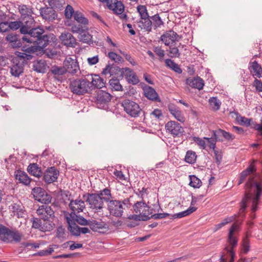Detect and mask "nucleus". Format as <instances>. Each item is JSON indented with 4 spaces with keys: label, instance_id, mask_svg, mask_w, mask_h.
Instances as JSON below:
<instances>
[{
    "label": "nucleus",
    "instance_id": "obj_1",
    "mask_svg": "<svg viewBox=\"0 0 262 262\" xmlns=\"http://www.w3.org/2000/svg\"><path fill=\"white\" fill-rule=\"evenodd\" d=\"M256 177L258 179V180L251 178L245 184L246 192L244 197L240 202V208L238 212L239 215L242 217L245 216L244 213L247 207V202L252 198V189H253L255 194L252 200V211L254 212L257 210V205L262 194V175L256 174Z\"/></svg>",
    "mask_w": 262,
    "mask_h": 262
},
{
    "label": "nucleus",
    "instance_id": "obj_2",
    "mask_svg": "<svg viewBox=\"0 0 262 262\" xmlns=\"http://www.w3.org/2000/svg\"><path fill=\"white\" fill-rule=\"evenodd\" d=\"M54 36L52 33H47L45 30L40 27H35L32 29L25 35L21 37L23 41L32 43L36 45L38 48L43 49L49 43L50 39Z\"/></svg>",
    "mask_w": 262,
    "mask_h": 262
},
{
    "label": "nucleus",
    "instance_id": "obj_3",
    "mask_svg": "<svg viewBox=\"0 0 262 262\" xmlns=\"http://www.w3.org/2000/svg\"><path fill=\"white\" fill-rule=\"evenodd\" d=\"M69 88L71 91L77 95H83L92 91V84L89 79L79 78L70 82Z\"/></svg>",
    "mask_w": 262,
    "mask_h": 262
},
{
    "label": "nucleus",
    "instance_id": "obj_4",
    "mask_svg": "<svg viewBox=\"0 0 262 262\" xmlns=\"http://www.w3.org/2000/svg\"><path fill=\"white\" fill-rule=\"evenodd\" d=\"M121 105L124 111L131 117H138L141 114H144L139 104L133 100L125 99L122 101Z\"/></svg>",
    "mask_w": 262,
    "mask_h": 262
},
{
    "label": "nucleus",
    "instance_id": "obj_5",
    "mask_svg": "<svg viewBox=\"0 0 262 262\" xmlns=\"http://www.w3.org/2000/svg\"><path fill=\"white\" fill-rule=\"evenodd\" d=\"M82 198L89 205L91 209L98 210L103 208V201L97 193H85Z\"/></svg>",
    "mask_w": 262,
    "mask_h": 262
},
{
    "label": "nucleus",
    "instance_id": "obj_6",
    "mask_svg": "<svg viewBox=\"0 0 262 262\" xmlns=\"http://www.w3.org/2000/svg\"><path fill=\"white\" fill-rule=\"evenodd\" d=\"M95 102L99 108L105 109L112 99L111 95L105 91L99 90L94 97Z\"/></svg>",
    "mask_w": 262,
    "mask_h": 262
},
{
    "label": "nucleus",
    "instance_id": "obj_7",
    "mask_svg": "<svg viewBox=\"0 0 262 262\" xmlns=\"http://www.w3.org/2000/svg\"><path fill=\"white\" fill-rule=\"evenodd\" d=\"M32 193L35 200L41 203L48 204L51 202L52 199L51 195L42 188H34L32 189Z\"/></svg>",
    "mask_w": 262,
    "mask_h": 262
},
{
    "label": "nucleus",
    "instance_id": "obj_8",
    "mask_svg": "<svg viewBox=\"0 0 262 262\" xmlns=\"http://www.w3.org/2000/svg\"><path fill=\"white\" fill-rule=\"evenodd\" d=\"M37 214L46 222H52L55 219L54 211L51 206L42 205L36 210Z\"/></svg>",
    "mask_w": 262,
    "mask_h": 262
},
{
    "label": "nucleus",
    "instance_id": "obj_9",
    "mask_svg": "<svg viewBox=\"0 0 262 262\" xmlns=\"http://www.w3.org/2000/svg\"><path fill=\"white\" fill-rule=\"evenodd\" d=\"M55 224L52 222H46L40 217V218L34 217L32 221V227L38 229L41 231H50L54 228Z\"/></svg>",
    "mask_w": 262,
    "mask_h": 262
},
{
    "label": "nucleus",
    "instance_id": "obj_10",
    "mask_svg": "<svg viewBox=\"0 0 262 262\" xmlns=\"http://www.w3.org/2000/svg\"><path fill=\"white\" fill-rule=\"evenodd\" d=\"M165 128L173 137H180L184 132V128L180 124L175 121H168L165 125Z\"/></svg>",
    "mask_w": 262,
    "mask_h": 262
},
{
    "label": "nucleus",
    "instance_id": "obj_11",
    "mask_svg": "<svg viewBox=\"0 0 262 262\" xmlns=\"http://www.w3.org/2000/svg\"><path fill=\"white\" fill-rule=\"evenodd\" d=\"M107 209L111 215L116 217H120L123 213L121 201L112 200L107 204Z\"/></svg>",
    "mask_w": 262,
    "mask_h": 262
},
{
    "label": "nucleus",
    "instance_id": "obj_12",
    "mask_svg": "<svg viewBox=\"0 0 262 262\" xmlns=\"http://www.w3.org/2000/svg\"><path fill=\"white\" fill-rule=\"evenodd\" d=\"M125 68H120L116 64L108 63L103 70L102 74L106 75L110 74L111 75H116L117 78H122L124 77Z\"/></svg>",
    "mask_w": 262,
    "mask_h": 262
},
{
    "label": "nucleus",
    "instance_id": "obj_13",
    "mask_svg": "<svg viewBox=\"0 0 262 262\" xmlns=\"http://www.w3.org/2000/svg\"><path fill=\"white\" fill-rule=\"evenodd\" d=\"M59 174V171L55 167H49L46 170L43 175L42 174V180L46 183H52L56 181Z\"/></svg>",
    "mask_w": 262,
    "mask_h": 262
},
{
    "label": "nucleus",
    "instance_id": "obj_14",
    "mask_svg": "<svg viewBox=\"0 0 262 262\" xmlns=\"http://www.w3.org/2000/svg\"><path fill=\"white\" fill-rule=\"evenodd\" d=\"M180 38L181 36L172 30L167 31L160 37L161 40L166 46H169L170 44H173L176 41H179Z\"/></svg>",
    "mask_w": 262,
    "mask_h": 262
},
{
    "label": "nucleus",
    "instance_id": "obj_15",
    "mask_svg": "<svg viewBox=\"0 0 262 262\" xmlns=\"http://www.w3.org/2000/svg\"><path fill=\"white\" fill-rule=\"evenodd\" d=\"M22 26L20 29L21 34L25 35L28 33L32 29L35 27V21L34 17L32 16L29 17H24L22 18Z\"/></svg>",
    "mask_w": 262,
    "mask_h": 262
},
{
    "label": "nucleus",
    "instance_id": "obj_16",
    "mask_svg": "<svg viewBox=\"0 0 262 262\" xmlns=\"http://www.w3.org/2000/svg\"><path fill=\"white\" fill-rule=\"evenodd\" d=\"M39 12L41 16L46 20L53 21L57 18V13L52 7H45L41 8Z\"/></svg>",
    "mask_w": 262,
    "mask_h": 262
},
{
    "label": "nucleus",
    "instance_id": "obj_17",
    "mask_svg": "<svg viewBox=\"0 0 262 262\" xmlns=\"http://www.w3.org/2000/svg\"><path fill=\"white\" fill-rule=\"evenodd\" d=\"M12 61V64L10 67V73L12 76L18 77L24 72V65L17 58H13Z\"/></svg>",
    "mask_w": 262,
    "mask_h": 262
},
{
    "label": "nucleus",
    "instance_id": "obj_18",
    "mask_svg": "<svg viewBox=\"0 0 262 262\" xmlns=\"http://www.w3.org/2000/svg\"><path fill=\"white\" fill-rule=\"evenodd\" d=\"M63 66L66 67V73L76 74L79 71L78 63L71 57L64 61Z\"/></svg>",
    "mask_w": 262,
    "mask_h": 262
},
{
    "label": "nucleus",
    "instance_id": "obj_19",
    "mask_svg": "<svg viewBox=\"0 0 262 262\" xmlns=\"http://www.w3.org/2000/svg\"><path fill=\"white\" fill-rule=\"evenodd\" d=\"M59 38L62 43L67 47L74 48L77 45L75 38L69 32L64 31L61 33Z\"/></svg>",
    "mask_w": 262,
    "mask_h": 262
},
{
    "label": "nucleus",
    "instance_id": "obj_20",
    "mask_svg": "<svg viewBox=\"0 0 262 262\" xmlns=\"http://www.w3.org/2000/svg\"><path fill=\"white\" fill-rule=\"evenodd\" d=\"M5 39L10 43L11 46L13 48H20L21 47L22 43L26 42L22 40L19 35L15 33L8 34Z\"/></svg>",
    "mask_w": 262,
    "mask_h": 262
},
{
    "label": "nucleus",
    "instance_id": "obj_21",
    "mask_svg": "<svg viewBox=\"0 0 262 262\" xmlns=\"http://www.w3.org/2000/svg\"><path fill=\"white\" fill-rule=\"evenodd\" d=\"M108 8L117 14H121L124 10V6L122 2L118 0H110L107 5Z\"/></svg>",
    "mask_w": 262,
    "mask_h": 262
},
{
    "label": "nucleus",
    "instance_id": "obj_22",
    "mask_svg": "<svg viewBox=\"0 0 262 262\" xmlns=\"http://www.w3.org/2000/svg\"><path fill=\"white\" fill-rule=\"evenodd\" d=\"M69 206L73 211L72 214L76 213V212L79 213L82 212L85 208L84 201L79 199L71 200Z\"/></svg>",
    "mask_w": 262,
    "mask_h": 262
},
{
    "label": "nucleus",
    "instance_id": "obj_23",
    "mask_svg": "<svg viewBox=\"0 0 262 262\" xmlns=\"http://www.w3.org/2000/svg\"><path fill=\"white\" fill-rule=\"evenodd\" d=\"M124 76L128 83L136 85L139 82V79L136 73L128 68H125Z\"/></svg>",
    "mask_w": 262,
    "mask_h": 262
},
{
    "label": "nucleus",
    "instance_id": "obj_24",
    "mask_svg": "<svg viewBox=\"0 0 262 262\" xmlns=\"http://www.w3.org/2000/svg\"><path fill=\"white\" fill-rule=\"evenodd\" d=\"M186 84L190 87L197 89L199 90H202L204 85V80L199 77L188 78L186 79Z\"/></svg>",
    "mask_w": 262,
    "mask_h": 262
},
{
    "label": "nucleus",
    "instance_id": "obj_25",
    "mask_svg": "<svg viewBox=\"0 0 262 262\" xmlns=\"http://www.w3.org/2000/svg\"><path fill=\"white\" fill-rule=\"evenodd\" d=\"M249 70L253 76L257 78L262 77V68L256 61L249 62Z\"/></svg>",
    "mask_w": 262,
    "mask_h": 262
},
{
    "label": "nucleus",
    "instance_id": "obj_26",
    "mask_svg": "<svg viewBox=\"0 0 262 262\" xmlns=\"http://www.w3.org/2000/svg\"><path fill=\"white\" fill-rule=\"evenodd\" d=\"M27 171L31 175L38 179L42 176L41 167L37 163H30L28 166Z\"/></svg>",
    "mask_w": 262,
    "mask_h": 262
},
{
    "label": "nucleus",
    "instance_id": "obj_27",
    "mask_svg": "<svg viewBox=\"0 0 262 262\" xmlns=\"http://www.w3.org/2000/svg\"><path fill=\"white\" fill-rule=\"evenodd\" d=\"M89 77H91L90 80L92 81H90V84H92V90L94 88H97L100 90V89L104 87L105 86V82H104L103 79L101 78L99 75H88Z\"/></svg>",
    "mask_w": 262,
    "mask_h": 262
},
{
    "label": "nucleus",
    "instance_id": "obj_28",
    "mask_svg": "<svg viewBox=\"0 0 262 262\" xmlns=\"http://www.w3.org/2000/svg\"><path fill=\"white\" fill-rule=\"evenodd\" d=\"M15 179L18 180L19 183L25 185H28L31 182V179L26 172L20 170H17L15 172Z\"/></svg>",
    "mask_w": 262,
    "mask_h": 262
},
{
    "label": "nucleus",
    "instance_id": "obj_29",
    "mask_svg": "<svg viewBox=\"0 0 262 262\" xmlns=\"http://www.w3.org/2000/svg\"><path fill=\"white\" fill-rule=\"evenodd\" d=\"M213 136L216 140L219 141L222 140L220 138L221 136H223L226 140L228 141L233 140L235 138L234 135L222 129H219L214 131Z\"/></svg>",
    "mask_w": 262,
    "mask_h": 262
},
{
    "label": "nucleus",
    "instance_id": "obj_30",
    "mask_svg": "<svg viewBox=\"0 0 262 262\" xmlns=\"http://www.w3.org/2000/svg\"><path fill=\"white\" fill-rule=\"evenodd\" d=\"M145 96L148 99L160 102V99L159 97L158 94L156 92L155 89L150 86H148L144 89Z\"/></svg>",
    "mask_w": 262,
    "mask_h": 262
},
{
    "label": "nucleus",
    "instance_id": "obj_31",
    "mask_svg": "<svg viewBox=\"0 0 262 262\" xmlns=\"http://www.w3.org/2000/svg\"><path fill=\"white\" fill-rule=\"evenodd\" d=\"M67 221L68 224V229L70 233L74 236H79L80 227L76 224L75 221L71 220L69 217H67Z\"/></svg>",
    "mask_w": 262,
    "mask_h": 262
},
{
    "label": "nucleus",
    "instance_id": "obj_32",
    "mask_svg": "<svg viewBox=\"0 0 262 262\" xmlns=\"http://www.w3.org/2000/svg\"><path fill=\"white\" fill-rule=\"evenodd\" d=\"M138 27L141 29H144L148 32H151L152 30V21L150 16L145 19H140L138 21Z\"/></svg>",
    "mask_w": 262,
    "mask_h": 262
},
{
    "label": "nucleus",
    "instance_id": "obj_33",
    "mask_svg": "<svg viewBox=\"0 0 262 262\" xmlns=\"http://www.w3.org/2000/svg\"><path fill=\"white\" fill-rule=\"evenodd\" d=\"M236 229V226H235L234 225H233L230 229H229V236H228V242L231 246V249H233L234 247H235L237 245V239L234 237L233 235V232H234L235 230ZM227 248L228 250H231L233 251L232 249H229L228 247H226L225 248V250L227 251V252L229 253L230 254V251H228V250H227L226 248Z\"/></svg>",
    "mask_w": 262,
    "mask_h": 262
},
{
    "label": "nucleus",
    "instance_id": "obj_34",
    "mask_svg": "<svg viewBox=\"0 0 262 262\" xmlns=\"http://www.w3.org/2000/svg\"><path fill=\"white\" fill-rule=\"evenodd\" d=\"M18 10L19 13L21 14L22 18L24 17H29L32 16L33 13L32 8L26 5H20L18 6Z\"/></svg>",
    "mask_w": 262,
    "mask_h": 262
},
{
    "label": "nucleus",
    "instance_id": "obj_35",
    "mask_svg": "<svg viewBox=\"0 0 262 262\" xmlns=\"http://www.w3.org/2000/svg\"><path fill=\"white\" fill-rule=\"evenodd\" d=\"M168 110L170 114L179 121L184 122L185 121V118L182 115L180 111L178 110L175 106H169Z\"/></svg>",
    "mask_w": 262,
    "mask_h": 262
},
{
    "label": "nucleus",
    "instance_id": "obj_36",
    "mask_svg": "<svg viewBox=\"0 0 262 262\" xmlns=\"http://www.w3.org/2000/svg\"><path fill=\"white\" fill-rule=\"evenodd\" d=\"M46 67L47 63L45 60H38L37 62L34 63L33 65V69L38 73H45Z\"/></svg>",
    "mask_w": 262,
    "mask_h": 262
},
{
    "label": "nucleus",
    "instance_id": "obj_37",
    "mask_svg": "<svg viewBox=\"0 0 262 262\" xmlns=\"http://www.w3.org/2000/svg\"><path fill=\"white\" fill-rule=\"evenodd\" d=\"M105 225L106 224L104 222L92 220L90 221L89 226L93 231L100 232V230L105 228Z\"/></svg>",
    "mask_w": 262,
    "mask_h": 262
},
{
    "label": "nucleus",
    "instance_id": "obj_38",
    "mask_svg": "<svg viewBox=\"0 0 262 262\" xmlns=\"http://www.w3.org/2000/svg\"><path fill=\"white\" fill-rule=\"evenodd\" d=\"M97 194L100 195L103 201L107 202L108 203L110 201L113 200L111 190L107 188H105L102 190L99 191Z\"/></svg>",
    "mask_w": 262,
    "mask_h": 262
},
{
    "label": "nucleus",
    "instance_id": "obj_39",
    "mask_svg": "<svg viewBox=\"0 0 262 262\" xmlns=\"http://www.w3.org/2000/svg\"><path fill=\"white\" fill-rule=\"evenodd\" d=\"M10 209L12 212L14 213V215H16L18 217H22L24 212L22 208V205L20 202L12 203L10 206Z\"/></svg>",
    "mask_w": 262,
    "mask_h": 262
},
{
    "label": "nucleus",
    "instance_id": "obj_40",
    "mask_svg": "<svg viewBox=\"0 0 262 262\" xmlns=\"http://www.w3.org/2000/svg\"><path fill=\"white\" fill-rule=\"evenodd\" d=\"M8 233V243L12 242V240L16 242H19L21 241L22 234L18 231H13L9 229Z\"/></svg>",
    "mask_w": 262,
    "mask_h": 262
},
{
    "label": "nucleus",
    "instance_id": "obj_41",
    "mask_svg": "<svg viewBox=\"0 0 262 262\" xmlns=\"http://www.w3.org/2000/svg\"><path fill=\"white\" fill-rule=\"evenodd\" d=\"M146 207V204L144 201H139L136 202L133 206L134 211L137 213L143 214V213H146L145 210Z\"/></svg>",
    "mask_w": 262,
    "mask_h": 262
},
{
    "label": "nucleus",
    "instance_id": "obj_42",
    "mask_svg": "<svg viewBox=\"0 0 262 262\" xmlns=\"http://www.w3.org/2000/svg\"><path fill=\"white\" fill-rule=\"evenodd\" d=\"M165 63L167 67L171 69L175 72L181 74L182 72L180 67L173 60L170 59H166L165 60Z\"/></svg>",
    "mask_w": 262,
    "mask_h": 262
},
{
    "label": "nucleus",
    "instance_id": "obj_43",
    "mask_svg": "<svg viewBox=\"0 0 262 262\" xmlns=\"http://www.w3.org/2000/svg\"><path fill=\"white\" fill-rule=\"evenodd\" d=\"M256 160H253L252 162L250 163V164L249 165V166L244 170L245 171L247 172V173L249 174L251 173H254L253 177H250L249 178L248 180H249L251 178H253L254 180H258V179L256 178V174H259L260 175L262 176V173H257L256 172V168L254 165V163L256 162ZM249 180H248V181Z\"/></svg>",
    "mask_w": 262,
    "mask_h": 262
},
{
    "label": "nucleus",
    "instance_id": "obj_44",
    "mask_svg": "<svg viewBox=\"0 0 262 262\" xmlns=\"http://www.w3.org/2000/svg\"><path fill=\"white\" fill-rule=\"evenodd\" d=\"M109 85L112 90L120 91L123 90V87L118 78H112L109 80Z\"/></svg>",
    "mask_w": 262,
    "mask_h": 262
},
{
    "label": "nucleus",
    "instance_id": "obj_45",
    "mask_svg": "<svg viewBox=\"0 0 262 262\" xmlns=\"http://www.w3.org/2000/svg\"><path fill=\"white\" fill-rule=\"evenodd\" d=\"M79 36V38L81 41L89 45L93 42L92 36L87 31H83L80 33Z\"/></svg>",
    "mask_w": 262,
    "mask_h": 262
},
{
    "label": "nucleus",
    "instance_id": "obj_46",
    "mask_svg": "<svg viewBox=\"0 0 262 262\" xmlns=\"http://www.w3.org/2000/svg\"><path fill=\"white\" fill-rule=\"evenodd\" d=\"M150 17L152 21V25L155 30L164 25V22L158 14L150 16Z\"/></svg>",
    "mask_w": 262,
    "mask_h": 262
},
{
    "label": "nucleus",
    "instance_id": "obj_47",
    "mask_svg": "<svg viewBox=\"0 0 262 262\" xmlns=\"http://www.w3.org/2000/svg\"><path fill=\"white\" fill-rule=\"evenodd\" d=\"M189 178V185L194 188H199L202 185L201 180L196 177L195 175H190Z\"/></svg>",
    "mask_w": 262,
    "mask_h": 262
},
{
    "label": "nucleus",
    "instance_id": "obj_48",
    "mask_svg": "<svg viewBox=\"0 0 262 262\" xmlns=\"http://www.w3.org/2000/svg\"><path fill=\"white\" fill-rule=\"evenodd\" d=\"M66 67H58L57 66H52L50 70V72L55 76L62 75L66 73Z\"/></svg>",
    "mask_w": 262,
    "mask_h": 262
},
{
    "label": "nucleus",
    "instance_id": "obj_49",
    "mask_svg": "<svg viewBox=\"0 0 262 262\" xmlns=\"http://www.w3.org/2000/svg\"><path fill=\"white\" fill-rule=\"evenodd\" d=\"M9 229L2 224H0V239L8 243V234Z\"/></svg>",
    "mask_w": 262,
    "mask_h": 262
},
{
    "label": "nucleus",
    "instance_id": "obj_50",
    "mask_svg": "<svg viewBox=\"0 0 262 262\" xmlns=\"http://www.w3.org/2000/svg\"><path fill=\"white\" fill-rule=\"evenodd\" d=\"M196 155L194 151L188 150L186 152L185 161L188 163L193 164L196 161Z\"/></svg>",
    "mask_w": 262,
    "mask_h": 262
},
{
    "label": "nucleus",
    "instance_id": "obj_51",
    "mask_svg": "<svg viewBox=\"0 0 262 262\" xmlns=\"http://www.w3.org/2000/svg\"><path fill=\"white\" fill-rule=\"evenodd\" d=\"M74 18L75 20L79 24H82L84 25H88V19L84 17L83 15L78 11H76L74 14Z\"/></svg>",
    "mask_w": 262,
    "mask_h": 262
},
{
    "label": "nucleus",
    "instance_id": "obj_52",
    "mask_svg": "<svg viewBox=\"0 0 262 262\" xmlns=\"http://www.w3.org/2000/svg\"><path fill=\"white\" fill-rule=\"evenodd\" d=\"M127 219L129 220H133L136 221H146L149 220L148 216L146 215V213H143V214H130L128 216Z\"/></svg>",
    "mask_w": 262,
    "mask_h": 262
},
{
    "label": "nucleus",
    "instance_id": "obj_53",
    "mask_svg": "<svg viewBox=\"0 0 262 262\" xmlns=\"http://www.w3.org/2000/svg\"><path fill=\"white\" fill-rule=\"evenodd\" d=\"M73 214L74 216H72V214L71 213V216L73 218V220L76 221L78 224L83 226L89 225L90 221H88L83 216L77 215L76 213Z\"/></svg>",
    "mask_w": 262,
    "mask_h": 262
},
{
    "label": "nucleus",
    "instance_id": "obj_54",
    "mask_svg": "<svg viewBox=\"0 0 262 262\" xmlns=\"http://www.w3.org/2000/svg\"><path fill=\"white\" fill-rule=\"evenodd\" d=\"M88 25H84L82 24H79L76 25H73L72 26L71 30L73 33H80L82 32L83 31H87L88 30V28L87 27Z\"/></svg>",
    "mask_w": 262,
    "mask_h": 262
},
{
    "label": "nucleus",
    "instance_id": "obj_55",
    "mask_svg": "<svg viewBox=\"0 0 262 262\" xmlns=\"http://www.w3.org/2000/svg\"><path fill=\"white\" fill-rule=\"evenodd\" d=\"M209 103L213 110L217 111L220 109L221 102L217 97H211L209 99Z\"/></svg>",
    "mask_w": 262,
    "mask_h": 262
},
{
    "label": "nucleus",
    "instance_id": "obj_56",
    "mask_svg": "<svg viewBox=\"0 0 262 262\" xmlns=\"http://www.w3.org/2000/svg\"><path fill=\"white\" fill-rule=\"evenodd\" d=\"M15 55L17 56L16 58H18V60H24V61H22L23 64L27 60H31L34 57L32 55L20 52H16Z\"/></svg>",
    "mask_w": 262,
    "mask_h": 262
},
{
    "label": "nucleus",
    "instance_id": "obj_57",
    "mask_svg": "<svg viewBox=\"0 0 262 262\" xmlns=\"http://www.w3.org/2000/svg\"><path fill=\"white\" fill-rule=\"evenodd\" d=\"M137 11L140 14L141 19H145L149 17L146 7L144 5H139L137 7Z\"/></svg>",
    "mask_w": 262,
    "mask_h": 262
},
{
    "label": "nucleus",
    "instance_id": "obj_58",
    "mask_svg": "<svg viewBox=\"0 0 262 262\" xmlns=\"http://www.w3.org/2000/svg\"><path fill=\"white\" fill-rule=\"evenodd\" d=\"M21 51L23 53H27L29 54L32 55V54L35 53L37 51V46H31L30 47H28L27 46H21Z\"/></svg>",
    "mask_w": 262,
    "mask_h": 262
},
{
    "label": "nucleus",
    "instance_id": "obj_59",
    "mask_svg": "<svg viewBox=\"0 0 262 262\" xmlns=\"http://www.w3.org/2000/svg\"><path fill=\"white\" fill-rule=\"evenodd\" d=\"M107 56L110 59L116 63H121L123 61V58L115 52H110Z\"/></svg>",
    "mask_w": 262,
    "mask_h": 262
},
{
    "label": "nucleus",
    "instance_id": "obj_60",
    "mask_svg": "<svg viewBox=\"0 0 262 262\" xmlns=\"http://www.w3.org/2000/svg\"><path fill=\"white\" fill-rule=\"evenodd\" d=\"M167 51L169 53V56L171 58H177L180 56V53L178 47L169 46V50Z\"/></svg>",
    "mask_w": 262,
    "mask_h": 262
},
{
    "label": "nucleus",
    "instance_id": "obj_61",
    "mask_svg": "<svg viewBox=\"0 0 262 262\" xmlns=\"http://www.w3.org/2000/svg\"><path fill=\"white\" fill-rule=\"evenodd\" d=\"M22 26V22L21 21H8V27L9 28V31H15L18 29H20Z\"/></svg>",
    "mask_w": 262,
    "mask_h": 262
},
{
    "label": "nucleus",
    "instance_id": "obj_62",
    "mask_svg": "<svg viewBox=\"0 0 262 262\" xmlns=\"http://www.w3.org/2000/svg\"><path fill=\"white\" fill-rule=\"evenodd\" d=\"M234 220V217L230 216L226 218L221 223L216 225L214 227V231H216L217 230L221 229L222 227L226 225L227 224L232 222Z\"/></svg>",
    "mask_w": 262,
    "mask_h": 262
},
{
    "label": "nucleus",
    "instance_id": "obj_63",
    "mask_svg": "<svg viewBox=\"0 0 262 262\" xmlns=\"http://www.w3.org/2000/svg\"><path fill=\"white\" fill-rule=\"evenodd\" d=\"M237 121L241 125H245L246 126H249L251 124V122L252 121V119L247 118H246L245 117H243L241 115L239 117H238Z\"/></svg>",
    "mask_w": 262,
    "mask_h": 262
},
{
    "label": "nucleus",
    "instance_id": "obj_64",
    "mask_svg": "<svg viewBox=\"0 0 262 262\" xmlns=\"http://www.w3.org/2000/svg\"><path fill=\"white\" fill-rule=\"evenodd\" d=\"M154 52L159 56V60L162 61L165 56V51L161 47L157 46L153 48Z\"/></svg>",
    "mask_w": 262,
    "mask_h": 262
}]
</instances>
